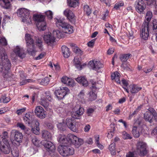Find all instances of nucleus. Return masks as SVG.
I'll use <instances>...</instances> for the list:
<instances>
[{"mask_svg": "<svg viewBox=\"0 0 157 157\" xmlns=\"http://www.w3.org/2000/svg\"><path fill=\"white\" fill-rule=\"evenodd\" d=\"M0 58L3 65V66H1L0 71L2 72V75L4 78H7L9 77V70L10 68L11 63L7 58V56L5 50L3 49L0 51Z\"/></svg>", "mask_w": 157, "mask_h": 157, "instance_id": "1", "label": "nucleus"}, {"mask_svg": "<svg viewBox=\"0 0 157 157\" xmlns=\"http://www.w3.org/2000/svg\"><path fill=\"white\" fill-rule=\"evenodd\" d=\"M25 38L26 41L27 51L28 53L33 56H34L36 51L35 50L33 39L31 38L30 35L29 34H25Z\"/></svg>", "mask_w": 157, "mask_h": 157, "instance_id": "2", "label": "nucleus"}, {"mask_svg": "<svg viewBox=\"0 0 157 157\" xmlns=\"http://www.w3.org/2000/svg\"><path fill=\"white\" fill-rule=\"evenodd\" d=\"M55 21L57 27H61L64 29L65 33L70 34L73 33V27L67 23L65 22L63 20L60 19L56 18Z\"/></svg>", "mask_w": 157, "mask_h": 157, "instance_id": "3", "label": "nucleus"}, {"mask_svg": "<svg viewBox=\"0 0 157 157\" xmlns=\"http://www.w3.org/2000/svg\"><path fill=\"white\" fill-rule=\"evenodd\" d=\"M60 154L63 156L67 157L74 153V148L70 146L65 145L59 146L58 148Z\"/></svg>", "mask_w": 157, "mask_h": 157, "instance_id": "4", "label": "nucleus"}, {"mask_svg": "<svg viewBox=\"0 0 157 157\" xmlns=\"http://www.w3.org/2000/svg\"><path fill=\"white\" fill-rule=\"evenodd\" d=\"M0 150L5 154L10 153L11 149L7 139H3L0 136Z\"/></svg>", "mask_w": 157, "mask_h": 157, "instance_id": "5", "label": "nucleus"}, {"mask_svg": "<svg viewBox=\"0 0 157 157\" xmlns=\"http://www.w3.org/2000/svg\"><path fill=\"white\" fill-rule=\"evenodd\" d=\"M149 23L145 21H144L142 25V28L140 31V36L144 40H147L149 36Z\"/></svg>", "mask_w": 157, "mask_h": 157, "instance_id": "6", "label": "nucleus"}, {"mask_svg": "<svg viewBox=\"0 0 157 157\" xmlns=\"http://www.w3.org/2000/svg\"><path fill=\"white\" fill-rule=\"evenodd\" d=\"M84 112V108L79 105H77L71 112V116L76 119H80Z\"/></svg>", "mask_w": 157, "mask_h": 157, "instance_id": "7", "label": "nucleus"}, {"mask_svg": "<svg viewBox=\"0 0 157 157\" xmlns=\"http://www.w3.org/2000/svg\"><path fill=\"white\" fill-rule=\"evenodd\" d=\"M134 6L136 11L140 14H144L146 8L145 3L142 0H137L135 2Z\"/></svg>", "mask_w": 157, "mask_h": 157, "instance_id": "8", "label": "nucleus"}, {"mask_svg": "<svg viewBox=\"0 0 157 157\" xmlns=\"http://www.w3.org/2000/svg\"><path fill=\"white\" fill-rule=\"evenodd\" d=\"M67 138L69 139V143L71 142L76 147H79L83 143V140L78 138L73 134H69L68 135Z\"/></svg>", "mask_w": 157, "mask_h": 157, "instance_id": "9", "label": "nucleus"}, {"mask_svg": "<svg viewBox=\"0 0 157 157\" xmlns=\"http://www.w3.org/2000/svg\"><path fill=\"white\" fill-rule=\"evenodd\" d=\"M69 90L66 87H62L60 89L56 90L54 94L59 100H61L69 92Z\"/></svg>", "mask_w": 157, "mask_h": 157, "instance_id": "10", "label": "nucleus"}, {"mask_svg": "<svg viewBox=\"0 0 157 157\" xmlns=\"http://www.w3.org/2000/svg\"><path fill=\"white\" fill-rule=\"evenodd\" d=\"M136 147L137 150L139 152L140 156H144L147 155V151L145 143L143 142H139L137 143Z\"/></svg>", "mask_w": 157, "mask_h": 157, "instance_id": "11", "label": "nucleus"}, {"mask_svg": "<svg viewBox=\"0 0 157 157\" xmlns=\"http://www.w3.org/2000/svg\"><path fill=\"white\" fill-rule=\"evenodd\" d=\"M46 150L50 154L54 153L56 150L55 145L51 142L45 140L42 142Z\"/></svg>", "mask_w": 157, "mask_h": 157, "instance_id": "12", "label": "nucleus"}, {"mask_svg": "<svg viewBox=\"0 0 157 157\" xmlns=\"http://www.w3.org/2000/svg\"><path fill=\"white\" fill-rule=\"evenodd\" d=\"M64 14L67 18L69 21L72 24H75L76 18L74 14L69 9H66L63 12Z\"/></svg>", "mask_w": 157, "mask_h": 157, "instance_id": "13", "label": "nucleus"}, {"mask_svg": "<svg viewBox=\"0 0 157 157\" xmlns=\"http://www.w3.org/2000/svg\"><path fill=\"white\" fill-rule=\"evenodd\" d=\"M75 121L71 118H67L66 120V124L67 126L73 131L76 132L78 130V128L76 126Z\"/></svg>", "mask_w": 157, "mask_h": 157, "instance_id": "14", "label": "nucleus"}, {"mask_svg": "<svg viewBox=\"0 0 157 157\" xmlns=\"http://www.w3.org/2000/svg\"><path fill=\"white\" fill-rule=\"evenodd\" d=\"M35 113L38 117L41 119L45 118L46 115V112L44 111L43 108L40 106L36 107Z\"/></svg>", "mask_w": 157, "mask_h": 157, "instance_id": "15", "label": "nucleus"}, {"mask_svg": "<svg viewBox=\"0 0 157 157\" xmlns=\"http://www.w3.org/2000/svg\"><path fill=\"white\" fill-rule=\"evenodd\" d=\"M88 65L90 66L95 71H97L102 67V64L100 62L97 61H90Z\"/></svg>", "mask_w": 157, "mask_h": 157, "instance_id": "16", "label": "nucleus"}, {"mask_svg": "<svg viewBox=\"0 0 157 157\" xmlns=\"http://www.w3.org/2000/svg\"><path fill=\"white\" fill-rule=\"evenodd\" d=\"M17 13L18 16L21 17L22 20V18L28 17V15L30 14V12L27 9L21 8L18 10Z\"/></svg>", "mask_w": 157, "mask_h": 157, "instance_id": "17", "label": "nucleus"}, {"mask_svg": "<svg viewBox=\"0 0 157 157\" xmlns=\"http://www.w3.org/2000/svg\"><path fill=\"white\" fill-rule=\"evenodd\" d=\"M62 82L67 85L73 87L75 85V82L74 80L66 76H63L61 79Z\"/></svg>", "mask_w": 157, "mask_h": 157, "instance_id": "18", "label": "nucleus"}, {"mask_svg": "<svg viewBox=\"0 0 157 157\" xmlns=\"http://www.w3.org/2000/svg\"><path fill=\"white\" fill-rule=\"evenodd\" d=\"M16 56L21 58L23 59L25 56V51L22 48H21L18 46H16L13 51Z\"/></svg>", "mask_w": 157, "mask_h": 157, "instance_id": "19", "label": "nucleus"}, {"mask_svg": "<svg viewBox=\"0 0 157 157\" xmlns=\"http://www.w3.org/2000/svg\"><path fill=\"white\" fill-rule=\"evenodd\" d=\"M30 112H28L25 114L23 119L24 122L29 125L32 124L33 122V118Z\"/></svg>", "mask_w": 157, "mask_h": 157, "instance_id": "20", "label": "nucleus"}, {"mask_svg": "<svg viewBox=\"0 0 157 157\" xmlns=\"http://www.w3.org/2000/svg\"><path fill=\"white\" fill-rule=\"evenodd\" d=\"M44 39L45 43L49 45L55 42V38L51 34L45 35L44 37Z\"/></svg>", "mask_w": 157, "mask_h": 157, "instance_id": "21", "label": "nucleus"}, {"mask_svg": "<svg viewBox=\"0 0 157 157\" xmlns=\"http://www.w3.org/2000/svg\"><path fill=\"white\" fill-rule=\"evenodd\" d=\"M12 133L14 135V138L15 140L19 142L21 141L23 138V135L21 133L18 131L13 130Z\"/></svg>", "mask_w": 157, "mask_h": 157, "instance_id": "22", "label": "nucleus"}, {"mask_svg": "<svg viewBox=\"0 0 157 157\" xmlns=\"http://www.w3.org/2000/svg\"><path fill=\"white\" fill-rule=\"evenodd\" d=\"M75 80L78 83L84 87H86L88 85L86 79L84 76L78 77L76 78Z\"/></svg>", "mask_w": 157, "mask_h": 157, "instance_id": "23", "label": "nucleus"}, {"mask_svg": "<svg viewBox=\"0 0 157 157\" xmlns=\"http://www.w3.org/2000/svg\"><path fill=\"white\" fill-rule=\"evenodd\" d=\"M45 17L44 15L41 14H34L33 16V20L37 23H40L44 21Z\"/></svg>", "mask_w": 157, "mask_h": 157, "instance_id": "24", "label": "nucleus"}, {"mask_svg": "<svg viewBox=\"0 0 157 157\" xmlns=\"http://www.w3.org/2000/svg\"><path fill=\"white\" fill-rule=\"evenodd\" d=\"M129 89L130 92L131 93L135 94L140 90L142 89V88L138 86L137 85H133L130 86Z\"/></svg>", "mask_w": 157, "mask_h": 157, "instance_id": "25", "label": "nucleus"}, {"mask_svg": "<svg viewBox=\"0 0 157 157\" xmlns=\"http://www.w3.org/2000/svg\"><path fill=\"white\" fill-rule=\"evenodd\" d=\"M62 52L63 56L66 58H68L71 54V52L69 49L65 46H63L61 47Z\"/></svg>", "mask_w": 157, "mask_h": 157, "instance_id": "26", "label": "nucleus"}, {"mask_svg": "<svg viewBox=\"0 0 157 157\" xmlns=\"http://www.w3.org/2000/svg\"><path fill=\"white\" fill-rule=\"evenodd\" d=\"M81 59L78 57H75L74 58L73 62L74 65L78 70H81L82 69V66L81 65Z\"/></svg>", "mask_w": 157, "mask_h": 157, "instance_id": "27", "label": "nucleus"}, {"mask_svg": "<svg viewBox=\"0 0 157 157\" xmlns=\"http://www.w3.org/2000/svg\"><path fill=\"white\" fill-rule=\"evenodd\" d=\"M68 136L67 137H65L64 136H63L61 135H59L57 139L58 141L60 143L62 144H67L68 143L67 142L69 143V139L67 138Z\"/></svg>", "mask_w": 157, "mask_h": 157, "instance_id": "28", "label": "nucleus"}, {"mask_svg": "<svg viewBox=\"0 0 157 157\" xmlns=\"http://www.w3.org/2000/svg\"><path fill=\"white\" fill-rule=\"evenodd\" d=\"M144 118L145 121H148L150 123L152 122V116L151 113L149 111H147L144 113Z\"/></svg>", "mask_w": 157, "mask_h": 157, "instance_id": "29", "label": "nucleus"}, {"mask_svg": "<svg viewBox=\"0 0 157 157\" xmlns=\"http://www.w3.org/2000/svg\"><path fill=\"white\" fill-rule=\"evenodd\" d=\"M120 74L118 72H114L111 75V79L112 80L115 79L117 83H120Z\"/></svg>", "mask_w": 157, "mask_h": 157, "instance_id": "30", "label": "nucleus"}, {"mask_svg": "<svg viewBox=\"0 0 157 157\" xmlns=\"http://www.w3.org/2000/svg\"><path fill=\"white\" fill-rule=\"evenodd\" d=\"M36 25L38 29L40 31L44 30L46 29V23L44 20L39 23H37Z\"/></svg>", "mask_w": 157, "mask_h": 157, "instance_id": "31", "label": "nucleus"}, {"mask_svg": "<svg viewBox=\"0 0 157 157\" xmlns=\"http://www.w3.org/2000/svg\"><path fill=\"white\" fill-rule=\"evenodd\" d=\"M79 0H67L68 5L70 7L75 8L78 6Z\"/></svg>", "mask_w": 157, "mask_h": 157, "instance_id": "32", "label": "nucleus"}, {"mask_svg": "<svg viewBox=\"0 0 157 157\" xmlns=\"http://www.w3.org/2000/svg\"><path fill=\"white\" fill-rule=\"evenodd\" d=\"M42 137L45 139H51L52 137L51 133L46 130H43L42 132Z\"/></svg>", "mask_w": 157, "mask_h": 157, "instance_id": "33", "label": "nucleus"}, {"mask_svg": "<svg viewBox=\"0 0 157 157\" xmlns=\"http://www.w3.org/2000/svg\"><path fill=\"white\" fill-rule=\"evenodd\" d=\"M50 80L49 78L48 77H46L42 79H39L38 82L41 85L46 86L49 83Z\"/></svg>", "mask_w": 157, "mask_h": 157, "instance_id": "34", "label": "nucleus"}, {"mask_svg": "<svg viewBox=\"0 0 157 157\" xmlns=\"http://www.w3.org/2000/svg\"><path fill=\"white\" fill-rule=\"evenodd\" d=\"M131 56L132 55L130 54H122L120 56V59L121 62L124 63L126 62Z\"/></svg>", "mask_w": 157, "mask_h": 157, "instance_id": "35", "label": "nucleus"}, {"mask_svg": "<svg viewBox=\"0 0 157 157\" xmlns=\"http://www.w3.org/2000/svg\"><path fill=\"white\" fill-rule=\"evenodd\" d=\"M12 155L14 157H18L19 155V152L17 148L15 146L11 150Z\"/></svg>", "mask_w": 157, "mask_h": 157, "instance_id": "36", "label": "nucleus"}, {"mask_svg": "<svg viewBox=\"0 0 157 157\" xmlns=\"http://www.w3.org/2000/svg\"><path fill=\"white\" fill-rule=\"evenodd\" d=\"M84 12L87 16H89L91 13V9L87 5H84L83 7Z\"/></svg>", "mask_w": 157, "mask_h": 157, "instance_id": "37", "label": "nucleus"}, {"mask_svg": "<svg viewBox=\"0 0 157 157\" xmlns=\"http://www.w3.org/2000/svg\"><path fill=\"white\" fill-rule=\"evenodd\" d=\"M115 144L113 143L109 146V148L112 155H115L116 152L115 148Z\"/></svg>", "mask_w": 157, "mask_h": 157, "instance_id": "38", "label": "nucleus"}, {"mask_svg": "<svg viewBox=\"0 0 157 157\" xmlns=\"http://www.w3.org/2000/svg\"><path fill=\"white\" fill-rule=\"evenodd\" d=\"M53 34L54 36L59 38L63 37V33L59 30L54 31L53 32Z\"/></svg>", "mask_w": 157, "mask_h": 157, "instance_id": "39", "label": "nucleus"}, {"mask_svg": "<svg viewBox=\"0 0 157 157\" xmlns=\"http://www.w3.org/2000/svg\"><path fill=\"white\" fill-rule=\"evenodd\" d=\"M5 94L2 95L0 100V101L3 102L4 103H7L10 100V99L9 97H6Z\"/></svg>", "mask_w": 157, "mask_h": 157, "instance_id": "40", "label": "nucleus"}, {"mask_svg": "<svg viewBox=\"0 0 157 157\" xmlns=\"http://www.w3.org/2000/svg\"><path fill=\"white\" fill-rule=\"evenodd\" d=\"M36 46L38 47L39 49L41 51H42L43 49L42 39L39 38H37L36 39Z\"/></svg>", "mask_w": 157, "mask_h": 157, "instance_id": "41", "label": "nucleus"}, {"mask_svg": "<svg viewBox=\"0 0 157 157\" xmlns=\"http://www.w3.org/2000/svg\"><path fill=\"white\" fill-rule=\"evenodd\" d=\"M137 127L136 126H134L133 127L132 130V133L134 137L138 138L140 136L139 132L137 131Z\"/></svg>", "mask_w": 157, "mask_h": 157, "instance_id": "42", "label": "nucleus"}, {"mask_svg": "<svg viewBox=\"0 0 157 157\" xmlns=\"http://www.w3.org/2000/svg\"><path fill=\"white\" fill-rule=\"evenodd\" d=\"M2 2L4 5L3 7L6 9H9L10 6V4L9 0H0V3H2Z\"/></svg>", "mask_w": 157, "mask_h": 157, "instance_id": "43", "label": "nucleus"}, {"mask_svg": "<svg viewBox=\"0 0 157 157\" xmlns=\"http://www.w3.org/2000/svg\"><path fill=\"white\" fill-rule=\"evenodd\" d=\"M156 0H148L146 3L148 6H154L156 8L157 7V4L156 3Z\"/></svg>", "mask_w": 157, "mask_h": 157, "instance_id": "44", "label": "nucleus"}, {"mask_svg": "<svg viewBox=\"0 0 157 157\" xmlns=\"http://www.w3.org/2000/svg\"><path fill=\"white\" fill-rule=\"evenodd\" d=\"M148 110L151 113V115H153L156 121H157V113L155 110L151 107L149 108Z\"/></svg>", "mask_w": 157, "mask_h": 157, "instance_id": "45", "label": "nucleus"}, {"mask_svg": "<svg viewBox=\"0 0 157 157\" xmlns=\"http://www.w3.org/2000/svg\"><path fill=\"white\" fill-rule=\"evenodd\" d=\"M122 82L123 85V88L124 90L127 93H128L129 92L127 89V86L128 85V81L125 79H123L122 80Z\"/></svg>", "mask_w": 157, "mask_h": 157, "instance_id": "46", "label": "nucleus"}, {"mask_svg": "<svg viewBox=\"0 0 157 157\" xmlns=\"http://www.w3.org/2000/svg\"><path fill=\"white\" fill-rule=\"evenodd\" d=\"M89 99L90 101L95 100L97 97V95L93 91H90L89 93Z\"/></svg>", "mask_w": 157, "mask_h": 157, "instance_id": "47", "label": "nucleus"}, {"mask_svg": "<svg viewBox=\"0 0 157 157\" xmlns=\"http://www.w3.org/2000/svg\"><path fill=\"white\" fill-rule=\"evenodd\" d=\"M122 134L123 137L124 139H130L132 138L130 135L125 131L122 132Z\"/></svg>", "mask_w": 157, "mask_h": 157, "instance_id": "48", "label": "nucleus"}, {"mask_svg": "<svg viewBox=\"0 0 157 157\" xmlns=\"http://www.w3.org/2000/svg\"><path fill=\"white\" fill-rule=\"evenodd\" d=\"M22 21L26 23L30 24L32 22L31 17L29 16V15H28L27 17L26 18L25 17L24 18H22Z\"/></svg>", "mask_w": 157, "mask_h": 157, "instance_id": "49", "label": "nucleus"}, {"mask_svg": "<svg viewBox=\"0 0 157 157\" xmlns=\"http://www.w3.org/2000/svg\"><path fill=\"white\" fill-rule=\"evenodd\" d=\"M152 17V13L150 11H148L146 13V19L147 21V22H149L151 20ZM149 23V22H148Z\"/></svg>", "mask_w": 157, "mask_h": 157, "instance_id": "50", "label": "nucleus"}, {"mask_svg": "<svg viewBox=\"0 0 157 157\" xmlns=\"http://www.w3.org/2000/svg\"><path fill=\"white\" fill-rule=\"evenodd\" d=\"M124 3L123 1H121L116 3L114 7V8L116 10L119 9L121 6H122L124 5Z\"/></svg>", "mask_w": 157, "mask_h": 157, "instance_id": "51", "label": "nucleus"}, {"mask_svg": "<svg viewBox=\"0 0 157 157\" xmlns=\"http://www.w3.org/2000/svg\"><path fill=\"white\" fill-rule=\"evenodd\" d=\"M45 14L48 19L51 20L53 17V13L51 10H48L45 12Z\"/></svg>", "mask_w": 157, "mask_h": 157, "instance_id": "52", "label": "nucleus"}, {"mask_svg": "<svg viewBox=\"0 0 157 157\" xmlns=\"http://www.w3.org/2000/svg\"><path fill=\"white\" fill-rule=\"evenodd\" d=\"M153 30L157 32V20L155 19L152 22Z\"/></svg>", "mask_w": 157, "mask_h": 157, "instance_id": "53", "label": "nucleus"}, {"mask_svg": "<svg viewBox=\"0 0 157 157\" xmlns=\"http://www.w3.org/2000/svg\"><path fill=\"white\" fill-rule=\"evenodd\" d=\"M46 94L45 97L46 99L49 101H51L52 99V96L50 92H46L45 93Z\"/></svg>", "mask_w": 157, "mask_h": 157, "instance_id": "54", "label": "nucleus"}, {"mask_svg": "<svg viewBox=\"0 0 157 157\" xmlns=\"http://www.w3.org/2000/svg\"><path fill=\"white\" fill-rule=\"evenodd\" d=\"M140 107L138 106L133 113H130L129 117V119H131L132 117L134 116L135 115L137 114L139 111L140 110Z\"/></svg>", "mask_w": 157, "mask_h": 157, "instance_id": "55", "label": "nucleus"}, {"mask_svg": "<svg viewBox=\"0 0 157 157\" xmlns=\"http://www.w3.org/2000/svg\"><path fill=\"white\" fill-rule=\"evenodd\" d=\"M40 129L39 127L32 128L31 131L34 134L36 135H38L39 133Z\"/></svg>", "mask_w": 157, "mask_h": 157, "instance_id": "56", "label": "nucleus"}, {"mask_svg": "<svg viewBox=\"0 0 157 157\" xmlns=\"http://www.w3.org/2000/svg\"><path fill=\"white\" fill-rule=\"evenodd\" d=\"M0 44L6 46L7 44L6 40L4 37H1L0 38Z\"/></svg>", "mask_w": 157, "mask_h": 157, "instance_id": "57", "label": "nucleus"}, {"mask_svg": "<svg viewBox=\"0 0 157 157\" xmlns=\"http://www.w3.org/2000/svg\"><path fill=\"white\" fill-rule=\"evenodd\" d=\"M64 123H59L57 124V126L58 128L61 130L64 131L65 130V127L64 126Z\"/></svg>", "mask_w": 157, "mask_h": 157, "instance_id": "58", "label": "nucleus"}, {"mask_svg": "<svg viewBox=\"0 0 157 157\" xmlns=\"http://www.w3.org/2000/svg\"><path fill=\"white\" fill-rule=\"evenodd\" d=\"M32 141L33 144L35 145H37L39 141L38 140L36 137L34 136L32 140Z\"/></svg>", "mask_w": 157, "mask_h": 157, "instance_id": "59", "label": "nucleus"}, {"mask_svg": "<svg viewBox=\"0 0 157 157\" xmlns=\"http://www.w3.org/2000/svg\"><path fill=\"white\" fill-rule=\"evenodd\" d=\"M25 110L26 108H23L17 110L16 112V113L18 115H20L22 114V113H24L25 111Z\"/></svg>", "mask_w": 157, "mask_h": 157, "instance_id": "60", "label": "nucleus"}, {"mask_svg": "<svg viewBox=\"0 0 157 157\" xmlns=\"http://www.w3.org/2000/svg\"><path fill=\"white\" fill-rule=\"evenodd\" d=\"M41 104L46 109H48L49 104L48 102H46L44 100H43L41 102Z\"/></svg>", "mask_w": 157, "mask_h": 157, "instance_id": "61", "label": "nucleus"}, {"mask_svg": "<svg viewBox=\"0 0 157 157\" xmlns=\"http://www.w3.org/2000/svg\"><path fill=\"white\" fill-rule=\"evenodd\" d=\"M94 111V109L92 108H88L86 111V113L89 116H90Z\"/></svg>", "mask_w": 157, "mask_h": 157, "instance_id": "62", "label": "nucleus"}, {"mask_svg": "<svg viewBox=\"0 0 157 157\" xmlns=\"http://www.w3.org/2000/svg\"><path fill=\"white\" fill-rule=\"evenodd\" d=\"M95 41V40L94 39L89 41L87 43L88 46L90 47H93L94 46Z\"/></svg>", "mask_w": 157, "mask_h": 157, "instance_id": "63", "label": "nucleus"}, {"mask_svg": "<svg viewBox=\"0 0 157 157\" xmlns=\"http://www.w3.org/2000/svg\"><path fill=\"white\" fill-rule=\"evenodd\" d=\"M17 127H19L21 129L23 130L26 128L23 124L20 123H17Z\"/></svg>", "mask_w": 157, "mask_h": 157, "instance_id": "64", "label": "nucleus"}]
</instances>
